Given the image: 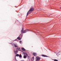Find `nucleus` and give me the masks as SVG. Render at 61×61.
I'll return each mask as SVG.
<instances>
[{
    "label": "nucleus",
    "instance_id": "obj_11",
    "mask_svg": "<svg viewBox=\"0 0 61 61\" xmlns=\"http://www.w3.org/2000/svg\"><path fill=\"white\" fill-rule=\"evenodd\" d=\"M17 49H18L19 50L20 49V48H19V47H17Z\"/></svg>",
    "mask_w": 61,
    "mask_h": 61
},
{
    "label": "nucleus",
    "instance_id": "obj_6",
    "mask_svg": "<svg viewBox=\"0 0 61 61\" xmlns=\"http://www.w3.org/2000/svg\"><path fill=\"white\" fill-rule=\"evenodd\" d=\"M42 56L44 57H47V56L45 55H42Z\"/></svg>",
    "mask_w": 61,
    "mask_h": 61
},
{
    "label": "nucleus",
    "instance_id": "obj_9",
    "mask_svg": "<svg viewBox=\"0 0 61 61\" xmlns=\"http://www.w3.org/2000/svg\"><path fill=\"white\" fill-rule=\"evenodd\" d=\"M17 39H19V40H21V38H20L19 37H18L17 38Z\"/></svg>",
    "mask_w": 61,
    "mask_h": 61
},
{
    "label": "nucleus",
    "instance_id": "obj_14",
    "mask_svg": "<svg viewBox=\"0 0 61 61\" xmlns=\"http://www.w3.org/2000/svg\"><path fill=\"white\" fill-rule=\"evenodd\" d=\"M16 56H19V55L18 54H17L16 55Z\"/></svg>",
    "mask_w": 61,
    "mask_h": 61
},
{
    "label": "nucleus",
    "instance_id": "obj_10",
    "mask_svg": "<svg viewBox=\"0 0 61 61\" xmlns=\"http://www.w3.org/2000/svg\"><path fill=\"white\" fill-rule=\"evenodd\" d=\"M34 57H33L32 58V61H33L34 60Z\"/></svg>",
    "mask_w": 61,
    "mask_h": 61
},
{
    "label": "nucleus",
    "instance_id": "obj_18",
    "mask_svg": "<svg viewBox=\"0 0 61 61\" xmlns=\"http://www.w3.org/2000/svg\"><path fill=\"white\" fill-rule=\"evenodd\" d=\"M60 9H61V7Z\"/></svg>",
    "mask_w": 61,
    "mask_h": 61
},
{
    "label": "nucleus",
    "instance_id": "obj_17",
    "mask_svg": "<svg viewBox=\"0 0 61 61\" xmlns=\"http://www.w3.org/2000/svg\"><path fill=\"white\" fill-rule=\"evenodd\" d=\"M15 60H16V58H15Z\"/></svg>",
    "mask_w": 61,
    "mask_h": 61
},
{
    "label": "nucleus",
    "instance_id": "obj_4",
    "mask_svg": "<svg viewBox=\"0 0 61 61\" xmlns=\"http://www.w3.org/2000/svg\"><path fill=\"white\" fill-rule=\"evenodd\" d=\"M27 53H24V55L23 57V58H26V56H27Z\"/></svg>",
    "mask_w": 61,
    "mask_h": 61
},
{
    "label": "nucleus",
    "instance_id": "obj_7",
    "mask_svg": "<svg viewBox=\"0 0 61 61\" xmlns=\"http://www.w3.org/2000/svg\"><path fill=\"white\" fill-rule=\"evenodd\" d=\"M14 46L15 47H18V46H17V44L16 45L14 44Z\"/></svg>",
    "mask_w": 61,
    "mask_h": 61
},
{
    "label": "nucleus",
    "instance_id": "obj_2",
    "mask_svg": "<svg viewBox=\"0 0 61 61\" xmlns=\"http://www.w3.org/2000/svg\"><path fill=\"white\" fill-rule=\"evenodd\" d=\"M30 31V30L28 29L25 30H23V28H22V30L21 31V33H26L27 31Z\"/></svg>",
    "mask_w": 61,
    "mask_h": 61
},
{
    "label": "nucleus",
    "instance_id": "obj_5",
    "mask_svg": "<svg viewBox=\"0 0 61 61\" xmlns=\"http://www.w3.org/2000/svg\"><path fill=\"white\" fill-rule=\"evenodd\" d=\"M14 51L15 52V54H17V52H18V51L16 49H14Z\"/></svg>",
    "mask_w": 61,
    "mask_h": 61
},
{
    "label": "nucleus",
    "instance_id": "obj_3",
    "mask_svg": "<svg viewBox=\"0 0 61 61\" xmlns=\"http://www.w3.org/2000/svg\"><path fill=\"white\" fill-rule=\"evenodd\" d=\"M40 60V58L39 57H37L36 58V61H39Z\"/></svg>",
    "mask_w": 61,
    "mask_h": 61
},
{
    "label": "nucleus",
    "instance_id": "obj_15",
    "mask_svg": "<svg viewBox=\"0 0 61 61\" xmlns=\"http://www.w3.org/2000/svg\"><path fill=\"white\" fill-rule=\"evenodd\" d=\"M54 61H58V60H57L56 59H54Z\"/></svg>",
    "mask_w": 61,
    "mask_h": 61
},
{
    "label": "nucleus",
    "instance_id": "obj_13",
    "mask_svg": "<svg viewBox=\"0 0 61 61\" xmlns=\"http://www.w3.org/2000/svg\"><path fill=\"white\" fill-rule=\"evenodd\" d=\"M22 50H25V49L24 48H22Z\"/></svg>",
    "mask_w": 61,
    "mask_h": 61
},
{
    "label": "nucleus",
    "instance_id": "obj_16",
    "mask_svg": "<svg viewBox=\"0 0 61 61\" xmlns=\"http://www.w3.org/2000/svg\"><path fill=\"white\" fill-rule=\"evenodd\" d=\"M20 43H22V41H20Z\"/></svg>",
    "mask_w": 61,
    "mask_h": 61
},
{
    "label": "nucleus",
    "instance_id": "obj_1",
    "mask_svg": "<svg viewBox=\"0 0 61 61\" xmlns=\"http://www.w3.org/2000/svg\"><path fill=\"white\" fill-rule=\"evenodd\" d=\"M34 8H30V9L29 10L27 13V15H28L29 14H30L31 13V12L33 11H34Z\"/></svg>",
    "mask_w": 61,
    "mask_h": 61
},
{
    "label": "nucleus",
    "instance_id": "obj_8",
    "mask_svg": "<svg viewBox=\"0 0 61 61\" xmlns=\"http://www.w3.org/2000/svg\"><path fill=\"white\" fill-rule=\"evenodd\" d=\"M33 55L34 56H36V53H33Z\"/></svg>",
    "mask_w": 61,
    "mask_h": 61
},
{
    "label": "nucleus",
    "instance_id": "obj_12",
    "mask_svg": "<svg viewBox=\"0 0 61 61\" xmlns=\"http://www.w3.org/2000/svg\"><path fill=\"white\" fill-rule=\"evenodd\" d=\"M19 57H22V55H21V54H20L19 56Z\"/></svg>",
    "mask_w": 61,
    "mask_h": 61
}]
</instances>
